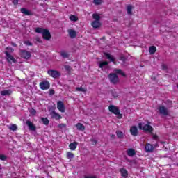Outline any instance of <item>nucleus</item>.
<instances>
[{
  "label": "nucleus",
  "instance_id": "412c9836",
  "mask_svg": "<svg viewBox=\"0 0 178 178\" xmlns=\"http://www.w3.org/2000/svg\"><path fill=\"white\" fill-rule=\"evenodd\" d=\"M127 154L128 156H134L136 155V150L134 149H127Z\"/></svg>",
  "mask_w": 178,
  "mask_h": 178
},
{
  "label": "nucleus",
  "instance_id": "864d4df0",
  "mask_svg": "<svg viewBox=\"0 0 178 178\" xmlns=\"http://www.w3.org/2000/svg\"><path fill=\"white\" fill-rule=\"evenodd\" d=\"M84 178H97L95 176H85Z\"/></svg>",
  "mask_w": 178,
  "mask_h": 178
},
{
  "label": "nucleus",
  "instance_id": "603ef678",
  "mask_svg": "<svg viewBox=\"0 0 178 178\" xmlns=\"http://www.w3.org/2000/svg\"><path fill=\"white\" fill-rule=\"evenodd\" d=\"M92 145H97V143H98L97 140H92Z\"/></svg>",
  "mask_w": 178,
  "mask_h": 178
},
{
  "label": "nucleus",
  "instance_id": "5fc2aeb1",
  "mask_svg": "<svg viewBox=\"0 0 178 178\" xmlns=\"http://www.w3.org/2000/svg\"><path fill=\"white\" fill-rule=\"evenodd\" d=\"M111 137L114 138V137H115V135H111Z\"/></svg>",
  "mask_w": 178,
  "mask_h": 178
},
{
  "label": "nucleus",
  "instance_id": "8fccbe9b",
  "mask_svg": "<svg viewBox=\"0 0 178 178\" xmlns=\"http://www.w3.org/2000/svg\"><path fill=\"white\" fill-rule=\"evenodd\" d=\"M138 127H139L140 130H143V124L138 123Z\"/></svg>",
  "mask_w": 178,
  "mask_h": 178
},
{
  "label": "nucleus",
  "instance_id": "1a4fd4ad",
  "mask_svg": "<svg viewBox=\"0 0 178 178\" xmlns=\"http://www.w3.org/2000/svg\"><path fill=\"white\" fill-rule=\"evenodd\" d=\"M57 109H58V111L60 112H62L63 113L66 111V107H65V104H63V102L58 101L57 102Z\"/></svg>",
  "mask_w": 178,
  "mask_h": 178
},
{
  "label": "nucleus",
  "instance_id": "3c124183",
  "mask_svg": "<svg viewBox=\"0 0 178 178\" xmlns=\"http://www.w3.org/2000/svg\"><path fill=\"white\" fill-rule=\"evenodd\" d=\"M10 44L13 47H17V44L13 42H11Z\"/></svg>",
  "mask_w": 178,
  "mask_h": 178
},
{
  "label": "nucleus",
  "instance_id": "58836bf2",
  "mask_svg": "<svg viewBox=\"0 0 178 178\" xmlns=\"http://www.w3.org/2000/svg\"><path fill=\"white\" fill-rule=\"evenodd\" d=\"M24 44L26 45L27 47H33V43H31L30 41L26 40L24 42Z\"/></svg>",
  "mask_w": 178,
  "mask_h": 178
},
{
  "label": "nucleus",
  "instance_id": "20e7f679",
  "mask_svg": "<svg viewBox=\"0 0 178 178\" xmlns=\"http://www.w3.org/2000/svg\"><path fill=\"white\" fill-rule=\"evenodd\" d=\"M39 87L40 90L45 91L47 90H49L51 88V83H49L48 80H43L39 83Z\"/></svg>",
  "mask_w": 178,
  "mask_h": 178
},
{
  "label": "nucleus",
  "instance_id": "c9c22d12",
  "mask_svg": "<svg viewBox=\"0 0 178 178\" xmlns=\"http://www.w3.org/2000/svg\"><path fill=\"white\" fill-rule=\"evenodd\" d=\"M60 56H62V58H69V54H67V52L65 51H61Z\"/></svg>",
  "mask_w": 178,
  "mask_h": 178
},
{
  "label": "nucleus",
  "instance_id": "f03ea898",
  "mask_svg": "<svg viewBox=\"0 0 178 178\" xmlns=\"http://www.w3.org/2000/svg\"><path fill=\"white\" fill-rule=\"evenodd\" d=\"M108 111L113 113L114 115H118V119H122V118H123V115L120 114V110L119 109V107L116 106H109Z\"/></svg>",
  "mask_w": 178,
  "mask_h": 178
},
{
  "label": "nucleus",
  "instance_id": "423d86ee",
  "mask_svg": "<svg viewBox=\"0 0 178 178\" xmlns=\"http://www.w3.org/2000/svg\"><path fill=\"white\" fill-rule=\"evenodd\" d=\"M158 111L160 115H163V116L169 115V110L164 106H160L158 107Z\"/></svg>",
  "mask_w": 178,
  "mask_h": 178
},
{
  "label": "nucleus",
  "instance_id": "2f4dec72",
  "mask_svg": "<svg viewBox=\"0 0 178 178\" xmlns=\"http://www.w3.org/2000/svg\"><path fill=\"white\" fill-rule=\"evenodd\" d=\"M70 20L71 22H77L79 20V17H77L76 15H72L70 16Z\"/></svg>",
  "mask_w": 178,
  "mask_h": 178
},
{
  "label": "nucleus",
  "instance_id": "f3484780",
  "mask_svg": "<svg viewBox=\"0 0 178 178\" xmlns=\"http://www.w3.org/2000/svg\"><path fill=\"white\" fill-rule=\"evenodd\" d=\"M20 12L26 16H31V15H33V13H31V12H30V10H27L26 8H22L20 9Z\"/></svg>",
  "mask_w": 178,
  "mask_h": 178
},
{
  "label": "nucleus",
  "instance_id": "c85d7f7f",
  "mask_svg": "<svg viewBox=\"0 0 178 178\" xmlns=\"http://www.w3.org/2000/svg\"><path fill=\"white\" fill-rule=\"evenodd\" d=\"M92 18L95 21L99 22V20L101 19V16H99V15H98L97 13H94L92 15Z\"/></svg>",
  "mask_w": 178,
  "mask_h": 178
},
{
  "label": "nucleus",
  "instance_id": "f257e3e1",
  "mask_svg": "<svg viewBox=\"0 0 178 178\" xmlns=\"http://www.w3.org/2000/svg\"><path fill=\"white\" fill-rule=\"evenodd\" d=\"M35 33H38L39 34H42V37L43 40L46 41H49L51 38H52V35H51V32L47 29L37 27L35 29Z\"/></svg>",
  "mask_w": 178,
  "mask_h": 178
},
{
  "label": "nucleus",
  "instance_id": "c03bdc74",
  "mask_svg": "<svg viewBox=\"0 0 178 178\" xmlns=\"http://www.w3.org/2000/svg\"><path fill=\"white\" fill-rule=\"evenodd\" d=\"M152 139L153 140H158V138H159L158 135L154 134L152 133Z\"/></svg>",
  "mask_w": 178,
  "mask_h": 178
},
{
  "label": "nucleus",
  "instance_id": "a19ab883",
  "mask_svg": "<svg viewBox=\"0 0 178 178\" xmlns=\"http://www.w3.org/2000/svg\"><path fill=\"white\" fill-rule=\"evenodd\" d=\"M161 69L162 70H168V65L166 64H162Z\"/></svg>",
  "mask_w": 178,
  "mask_h": 178
},
{
  "label": "nucleus",
  "instance_id": "39448f33",
  "mask_svg": "<svg viewBox=\"0 0 178 178\" xmlns=\"http://www.w3.org/2000/svg\"><path fill=\"white\" fill-rule=\"evenodd\" d=\"M48 75L51 77H53V79H58V77L60 76V72L59 71H56L55 70H49L47 71Z\"/></svg>",
  "mask_w": 178,
  "mask_h": 178
},
{
  "label": "nucleus",
  "instance_id": "6e6d98bb",
  "mask_svg": "<svg viewBox=\"0 0 178 178\" xmlns=\"http://www.w3.org/2000/svg\"><path fill=\"white\" fill-rule=\"evenodd\" d=\"M177 87H178V85H177Z\"/></svg>",
  "mask_w": 178,
  "mask_h": 178
},
{
  "label": "nucleus",
  "instance_id": "5701e85b",
  "mask_svg": "<svg viewBox=\"0 0 178 178\" xmlns=\"http://www.w3.org/2000/svg\"><path fill=\"white\" fill-rule=\"evenodd\" d=\"M91 24L93 29H98L101 26V22L99 21H93Z\"/></svg>",
  "mask_w": 178,
  "mask_h": 178
},
{
  "label": "nucleus",
  "instance_id": "a18cd8bd",
  "mask_svg": "<svg viewBox=\"0 0 178 178\" xmlns=\"http://www.w3.org/2000/svg\"><path fill=\"white\" fill-rule=\"evenodd\" d=\"M58 127H59L60 129H65V128L66 127V124H60L58 125Z\"/></svg>",
  "mask_w": 178,
  "mask_h": 178
},
{
  "label": "nucleus",
  "instance_id": "c756f323",
  "mask_svg": "<svg viewBox=\"0 0 178 178\" xmlns=\"http://www.w3.org/2000/svg\"><path fill=\"white\" fill-rule=\"evenodd\" d=\"M76 90L79 91L81 92H83L84 94L87 92V88H84L83 87H76Z\"/></svg>",
  "mask_w": 178,
  "mask_h": 178
},
{
  "label": "nucleus",
  "instance_id": "b1692460",
  "mask_svg": "<svg viewBox=\"0 0 178 178\" xmlns=\"http://www.w3.org/2000/svg\"><path fill=\"white\" fill-rule=\"evenodd\" d=\"M149 52L151 55H154L156 52V47L151 46L149 47Z\"/></svg>",
  "mask_w": 178,
  "mask_h": 178
},
{
  "label": "nucleus",
  "instance_id": "9d476101",
  "mask_svg": "<svg viewBox=\"0 0 178 178\" xmlns=\"http://www.w3.org/2000/svg\"><path fill=\"white\" fill-rule=\"evenodd\" d=\"M50 115L51 116V119H55L56 120H60V119H62V115L55 112V111L50 112Z\"/></svg>",
  "mask_w": 178,
  "mask_h": 178
},
{
  "label": "nucleus",
  "instance_id": "ea45409f",
  "mask_svg": "<svg viewBox=\"0 0 178 178\" xmlns=\"http://www.w3.org/2000/svg\"><path fill=\"white\" fill-rule=\"evenodd\" d=\"M6 155L0 154V161H6Z\"/></svg>",
  "mask_w": 178,
  "mask_h": 178
},
{
  "label": "nucleus",
  "instance_id": "ddd939ff",
  "mask_svg": "<svg viewBox=\"0 0 178 178\" xmlns=\"http://www.w3.org/2000/svg\"><path fill=\"white\" fill-rule=\"evenodd\" d=\"M104 56H106V58H107L110 62H113V65H116V59L111 54L104 53Z\"/></svg>",
  "mask_w": 178,
  "mask_h": 178
},
{
  "label": "nucleus",
  "instance_id": "9b49d317",
  "mask_svg": "<svg viewBox=\"0 0 178 178\" xmlns=\"http://www.w3.org/2000/svg\"><path fill=\"white\" fill-rule=\"evenodd\" d=\"M143 130L146 133L152 134V131H154V128H152V127L149 125V122H148V124H145L143 126Z\"/></svg>",
  "mask_w": 178,
  "mask_h": 178
},
{
  "label": "nucleus",
  "instance_id": "dca6fc26",
  "mask_svg": "<svg viewBox=\"0 0 178 178\" xmlns=\"http://www.w3.org/2000/svg\"><path fill=\"white\" fill-rule=\"evenodd\" d=\"M114 72L115 74H120V76H122V77H126V73H124L122 69L115 68Z\"/></svg>",
  "mask_w": 178,
  "mask_h": 178
},
{
  "label": "nucleus",
  "instance_id": "6ab92c4d",
  "mask_svg": "<svg viewBox=\"0 0 178 178\" xmlns=\"http://www.w3.org/2000/svg\"><path fill=\"white\" fill-rule=\"evenodd\" d=\"M75 127H76L77 130H79L81 131H84L86 130V127L83 124H81L80 122H78L75 125Z\"/></svg>",
  "mask_w": 178,
  "mask_h": 178
},
{
  "label": "nucleus",
  "instance_id": "49530a36",
  "mask_svg": "<svg viewBox=\"0 0 178 178\" xmlns=\"http://www.w3.org/2000/svg\"><path fill=\"white\" fill-rule=\"evenodd\" d=\"M6 49L9 50L10 52H14V51H15V49H13V48L10 47H6Z\"/></svg>",
  "mask_w": 178,
  "mask_h": 178
},
{
  "label": "nucleus",
  "instance_id": "e433bc0d",
  "mask_svg": "<svg viewBox=\"0 0 178 178\" xmlns=\"http://www.w3.org/2000/svg\"><path fill=\"white\" fill-rule=\"evenodd\" d=\"M64 69L66 70V72H68V73L72 72V67H70V65H64Z\"/></svg>",
  "mask_w": 178,
  "mask_h": 178
},
{
  "label": "nucleus",
  "instance_id": "f704fd0d",
  "mask_svg": "<svg viewBox=\"0 0 178 178\" xmlns=\"http://www.w3.org/2000/svg\"><path fill=\"white\" fill-rule=\"evenodd\" d=\"M67 158L68 159H73V158H74V154L72 152H67Z\"/></svg>",
  "mask_w": 178,
  "mask_h": 178
},
{
  "label": "nucleus",
  "instance_id": "09e8293b",
  "mask_svg": "<svg viewBox=\"0 0 178 178\" xmlns=\"http://www.w3.org/2000/svg\"><path fill=\"white\" fill-rule=\"evenodd\" d=\"M13 4L16 6L19 4V0H13Z\"/></svg>",
  "mask_w": 178,
  "mask_h": 178
},
{
  "label": "nucleus",
  "instance_id": "f8f14e48",
  "mask_svg": "<svg viewBox=\"0 0 178 178\" xmlns=\"http://www.w3.org/2000/svg\"><path fill=\"white\" fill-rule=\"evenodd\" d=\"M130 133L134 137L138 136V129L136 126H132L130 128Z\"/></svg>",
  "mask_w": 178,
  "mask_h": 178
},
{
  "label": "nucleus",
  "instance_id": "79ce46f5",
  "mask_svg": "<svg viewBox=\"0 0 178 178\" xmlns=\"http://www.w3.org/2000/svg\"><path fill=\"white\" fill-rule=\"evenodd\" d=\"M119 60H121L122 62H126V57H124V56H121L119 58Z\"/></svg>",
  "mask_w": 178,
  "mask_h": 178
},
{
  "label": "nucleus",
  "instance_id": "aec40b11",
  "mask_svg": "<svg viewBox=\"0 0 178 178\" xmlns=\"http://www.w3.org/2000/svg\"><path fill=\"white\" fill-rule=\"evenodd\" d=\"M120 172L121 173V176H122V177H127L129 176V172H127V170H126L125 168H121L120 170Z\"/></svg>",
  "mask_w": 178,
  "mask_h": 178
},
{
  "label": "nucleus",
  "instance_id": "4c0bfd02",
  "mask_svg": "<svg viewBox=\"0 0 178 178\" xmlns=\"http://www.w3.org/2000/svg\"><path fill=\"white\" fill-rule=\"evenodd\" d=\"M93 3L95 5H101L102 3V0H94Z\"/></svg>",
  "mask_w": 178,
  "mask_h": 178
},
{
  "label": "nucleus",
  "instance_id": "4be33fe9",
  "mask_svg": "<svg viewBox=\"0 0 178 178\" xmlns=\"http://www.w3.org/2000/svg\"><path fill=\"white\" fill-rule=\"evenodd\" d=\"M78 143L77 142H74L72 143H70L69 145V148L70 149H71V151H74L76 150V148H77V145H78Z\"/></svg>",
  "mask_w": 178,
  "mask_h": 178
},
{
  "label": "nucleus",
  "instance_id": "a211bd4d",
  "mask_svg": "<svg viewBox=\"0 0 178 178\" xmlns=\"http://www.w3.org/2000/svg\"><path fill=\"white\" fill-rule=\"evenodd\" d=\"M68 33L70 38H76L77 37V32L73 29H69Z\"/></svg>",
  "mask_w": 178,
  "mask_h": 178
},
{
  "label": "nucleus",
  "instance_id": "7c9ffc66",
  "mask_svg": "<svg viewBox=\"0 0 178 178\" xmlns=\"http://www.w3.org/2000/svg\"><path fill=\"white\" fill-rule=\"evenodd\" d=\"M8 129L9 130H12V131H16V130H17V125L13 124L8 127Z\"/></svg>",
  "mask_w": 178,
  "mask_h": 178
},
{
  "label": "nucleus",
  "instance_id": "4468645a",
  "mask_svg": "<svg viewBox=\"0 0 178 178\" xmlns=\"http://www.w3.org/2000/svg\"><path fill=\"white\" fill-rule=\"evenodd\" d=\"M26 125L31 131H35V130H37V127L30 120L26 121Z\"/></svg>",
  "mask_w": 178,
  "mask_h": 178
},
{
  "label": "nucleus",
  "instance_id": "37998d69",
  "mask_svg": "<svg viewBox=\"0 0 178 178\" xmlns=\"http://www.w3.org/2000/svg\"><path fill=\"white\" fill-rule=\"evenodd\" d=\"M55 94V90L54 89H50L49 90V95H54Z\"/></svg>",
  "mask_w": 178,
  "mask_h": 178
},
{
  "label": "nucleus",
  "instance_id": "a878e982",
  "mask_svg": "<svg viewBox=\"0 0 178 178\" xmlns=\"http://www.w3.org/2000/svg\"><path fill=\"white\" fill-rule=\"evenodd\" d=\"M0 94L3 97H5V95H10V94H12V91H10V90H3L0 92Z\"/></svg>",
  "mask_w": 178,
  "mask_h": 178
},
{
  "label": "nucleus",
  "instance_id": "473e14b6",
  "mask_svg": "<svg viewBox=\"0 0 178 178\" xmlns=\"http://www.w3.org/2000/svg\"><path fill=\"white\" fill-rule=\"evenodd\" d=\"M116 135L118 138H123V136H124L123 132H122L121 131H117Z\"/></svg>",
  "mask_w": 178,
  "mask_h": 178
},
{
  "label": "nucleus",
  "instance_id": "cd10ccee",
  "mask_svg": "<svg viewBox=\"0 0 178 178\" xmlns=\"http://www.w3.org/2000/svg\"><path fill=\"white\" fill-rule=\"evenodd\" d=\"M41 122H42L43 124L45 126H48V124H49V120H48L47 118H42Z\"/></svg>",
  "mask_w": 178,
  "mask_h": 178
},
{
  "label": "nucleus",
  "instance_id": "bb28decb",
  "mask_svg": "<svg viewBox=\"0 0 178 178\" xmlns=\"http://www.w3.org/2000/svg\"><path fill=\"white\" fill-rule=\"evenodd\" d=\"M133 6L132 5H128L127 7V15H133Z\"/></svg>",
  "mask_w": 178,
  "mask_h": 178
},
{
  "label": "nucleus",
  "instance_id": "393cba45",
  "mask_svg": "<svg viewBox=\"0 0 178 178\" xmlns=\"http://www.w3.org/2000/svg\"><path fill=\"white\" fill-rule=\"evenodd\" d=\"M109 65V62L108 61H102L99 63V67L100 69H104V66H108Z\"/></svg>",
  "mask_w": 178,
  "mask_h": 178
},
{
  "label": "nucleus",
  "instance_id": "0eeeda50",
  "mask_svg": "<svg viewBox=\"0 0 178 178\" xmlns=\"http://www.w3.org/2000/svg\"><path fill=\"white\" fill-rule=\"evenodd\" d=\"M4 54L6 55V59L7 62H8L9 63H10V62H13V63H16L17 60L15 59V57H13V56L9 54V51H6Z\"/></svg>",
  "mask_w": 178,
  "mask_h": 178
},
{
  "label": "nucleus",
  "instance_id": "6e6552de",
  "mask_svg": "<svg viewBox=\"0 0 178 178\" xmlns=\"http://www.w3.org/2000/svg\"><path fill=\"white\" fill-rule=\"evenodd\" d=\"M19 55L21 58H23V59H30L31 56V54L30 53V51L26 50H21Z\"/></svg>",
  "mask_w": 178,
  "mask_h": 178
},
{
  "label": "nucleus",
  "instance_id": "7ed1b4c3",
  "mask_svg": "<svg viewBox=\"0 0 178 178\" xmlns=\"http://www.w3.org/2000/svg\"><path fill=\"white\" fill-rule=\"evenodd\" d=\"M108 79L111 84H118V83L120 81L119 76L118 74H116V73H110L108 74Z\"/></svg>",
  "mask_w": 178,
  "mask_h": 178
},
{
  "label": "nucleus",
  "instance_id": "72a5a7b5",
  "mask_svg": "<svg viewBox=\"0 0 178 178\" xmlns=\"http://www.w3.org/2000/svg\"><path fill=\"white\" fill-rule=\"evenodd\" d=\"M111 95H112V97H113V98H118L119 97V95L118 94V92H116V90H112L111 91Z\"/></svg>",
  "mask_w": 178,
  "mask_h": 178
},
{
  "label": "nucleus",
  "instance_id": "2eb2a0df",
  "mask_svg": "<svg viewBox=\"0 0 178 178\" xmlns=\"http://www.w3.org/2000/svg\"><path fill=\"white\" fill-rule=\"evenodd\" d=\"M154 147L152 145L147 143L146 144L145 147V152H152V151H154Z\"/></svg>",
  "mask_w": 178,
  "mask_h": 178
},
{
  "label": "nucleus",
  "instance_id": "de8ad7c7",
  "mask_svg": "<svg viewBox=\"0 0 178 178\" xmlns=\"http://www.w3.org/2000/svg\"><path fill=\"white\" fill-rule=\"evenodd\" d=\"M30 113H31V115H35V113H37V111H35V109L32 108V109L30 111Z\"/></svg>",
  "mask_w": 178,
  "mask_h": 178
}]
</instances>
